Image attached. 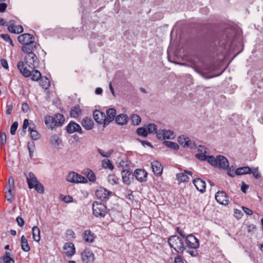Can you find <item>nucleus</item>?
<instances>
[{
	"mask_svg": "<svg viewBox=\"0 0 263 263\" xmlns=\"http://www.w3.org/2000/svg\"><path fill=\"white\" fill-rule=\"evenodd\" d=\"M230 30L214 33L211 34L206 42V45L209 49L217 54L223 52L229 42H232V36Z\"/></svg>",
	"mask_w": 263,
	"mask_h": 263,
	"instance_id": "f257e3e1",
	"label": "nucleus"
},
{
	"mask_svg": "<svg viewBox=\"0 0 263 263\" xmlns=\"http://www.w3.org/2000/svg\"><path fill=\"white\" fill-rule=\"evenodd\" d=\"M196 157L201 161L206 160L211 165L215 167L223 170H228L229 163L223 156L218 155L216 157L213 156H206L203 154H196Z\"/></svg>",
	"mask_w": 263,
	"mask_h": 263,
	"instance_id": "f03ea898",
	"label": "nucleus"
},
{
	"mask_svg": "<svg viewBox=\"0 0 263 263\" xmlns=\"http://www.w3.org/2000/svg\"><path fill=\"white\" fill-rule=\"evenodd\" d=\"M18 41L23 46V51H34L36 48L37 44L35 42L34 36L29 33H24L18 36Z\"/></svg>",
	"mask_w": 263,
	"mask_h": 263,
	"instance_id": "7ed1b4c3",
	"label": "nucleus"
},
{
	"mask_svg": "<svg viewBox=\"0 0 263 263\" xmlns=\"http://www.w3.org/2000/svg\"><path fill=\"white\" fill-rule=\"evenodd\" d=\"M65 121V118L61 114H55L53 116H48L45 118L46 125L53 129L55 126H61Z\"/></svg>",
	"mask_w": 263,
	"mask_h": 263,
	"instance_id": "20e7f679",
	"label": "nucleus"
},
{
	"mask_svg": "<svg viewBox=\"0 0 263 263\" xmlns=\"http://www.w3.org/2000/svg\"><path fill=\"white\" fill-rule=\"evenodd\" d=\"M168 243L170 246L178 253H181L185 250L183 240L176 235H173L169 237Z\"/></svg>",
	"mask_w": 263,
	"mask_h": 263,
	"instance_id": "39448f33",
	"label": "nucleus"
},
{
	"mask_svg": "<svg viewBox=\"0 0 263 263\" xmlns=\"http://www.w3.org/2000/svg\"><path fill=\"white\" fill-rule=\"evenodd\" d=\"M34 51H23L26 53L27 54L24 58V63L30 68L32 70H34L39 66V61L36 55L33 52Z\"/></svg>",
	"mask_w": 263,
	"mask_h": 263,
	"instance_id": "423d86ee",
	"label": "nucleus"
},
{
	"mask_svg": "<svg viewBox=\"0 0 263 263\" xmlns=\"http://www.w3.org/2000/svg\"><path fill=\"white\" fill-rule=\"evenodd\" d=\"M92 213L96 217H104L107 213V208L104 203L95 201L92 204Z\"/></svg>",
	"mask_w": 263,
	"mask_h": 263,
	"instance_id": "0eeeda50",
	"label": "nucleus"
},
{
	"mask_svg": "<svg viewBox=\"0 0 263 263\" xmlns=\"http://www.w3.org/2000/svg\"><path fill=\"white\" fill-rule=\"evenodd\" d=\"M67 181L72 183H86L87 182V179L78 173L72 172L69 173L66 177Z\"/></svg>",
	"mask_w": 263,
	"mask_h": 263,
	"instance_id": "6e6552de",
	"label": "nucleus"
},
{
	"mask_svg": "<svg viewBox=\"0 0 263 263\" xmlns=\"http://www.w3.org/2000/svg\"><path fill=\"white\" fill-rule=\"evenodd\" d=\"M185 238V248L196 249L199 247V241L193 235L189 234Z\"/></svg>",
	"mask_w": 263,
	"mask_h": 263,
	"instance_id": "1a4fd4ad",
	"label": "nucleus"
},
{
	"mask_svg": "<svg viewBox=\"0 0 263 263\" xmlns=\"http://www.w3.org/2000/svg\"><path fill=\"white\" fill-rule=\"evenodd\" d=\"M178 141L179 143L184 148L194 149L196 147L195 143L191 141L190 138L184 135L179 136Z\"/></svg>",
	"mask_w": 263,
	"mask_h": 263,
	"instance_id": "9d476101",
	"label": "nucleus"
},
{
	"mask_svg": "<svg viewBox=\"0 0 263 263\" xmlns=\"http://www.w3.org/2000/svg\"><path fill=\"white\" fill-rule=\"evenodd\" d=\"M17 67L24 77L28 78L31 76L32 70L23 61L18 62Z\"/></svg>",
	"mask_w": 263,
	"mask_h": 263,
	"instance_id": "9b49d317",
	"label": "nucleus"
},
{
	"mask_svg": "<svg viewBox=\"0 0 263 263\" xmlns=\"http://www.w3.org/2000/svg\"><path fill=\"white\" fill-rule=\"evenodd\" d=\"M111 192L106 189L100 187L96 192V196L101 201H104L109 198Z\"/></svg>",
	"mask_w": 263,
	"mask_h": 263,
	"instance_id": "f8f14e48",
	"label": "nucleus"
},
{
	"mask_svg": "<svg viewBox=\"0 0 263 263\" xmlns=\"http://www.w3.org/2000/svg\"><path fill=\"white\" fill-rule=\"evenodd\" d=\"M66 131L68 134H72L78 132L80 134H83V131L80 125L73 121H70L66 126Z\"/></svg>",
	"mask_w": 263,
	"mask_h": 263,
	"instance_id": "ddd939ff",
	"label": "nucleus"
},
{
	"mask_svg": "<svg viewBox=\"0 0 263 263\" xmlns=\"http://www.w3.org/2000/svg\"><path fill=\"white\" fill-rule=\"evenodd\" d=\"M93 116L95 120L99 124H103L105 127L107 125L105 124L106 122L105 114L104 112L99 110H95L93 112Z\"/></svg>",
	"mask_w": 263,
	"mask_h": 263,
	"instance_id": "4468645a",
	"label": "nucleus"
},
{
	"mask_svg": "<svg viewBox=\"0 0 263 263\" xmlns=\"http://www.w3.org/2000/svg\"><path fill=\"white\" fill-rule=\"evenodd\" d=\"M121 175L123 182L127 185H129L134 180V174L130 172L129 168L123 169L121 172Z\"/></svg>",
	"mask_w": 263,
	"mask_h": 263,
	"instance_id": "2eb2a0df",
	"label": "nucleus"
},
{
	"mask_svg": "<svg viewBox=\"0 0 263 263\" xmlns=\"http://www.w3.org/2000/svg\"><path fill=\"white\" fill-rule=\"evenodd\" d=\"M215 199L220 204L227 205L229 204V198L224 191H218L215 194Z\"/></svg>",
	"mask_w": 263,
	"mask_h": 263,
	"instance_id": "dca6fc26",
	"label": "nucleus"
},
{
	"mask_svg": "<svg viewBox=\"0 0 263 263\" xmlns=\"http://www.w3.org/2000/svg\"><path fill=\"white\" fill-rule=\"evenodd\" d=\"M82 259L86 263H93L95 255L92 251L88 249H85L81 254Z\"/></svg>",
	"mask_w": 263,
	"mask_h": 263,
	"instance_id": "f3484780",
	"label": "nucleus"
},
{
	"mask_svg": "<svg viewBox=\"0 0 263 263\" xmlns=\"http://www.w3.org/2000/svg\"><path fill=\"white\" fill-rule=\"evenodd\" d=\"M140 182H144L146 181L147 173L143 169L138 168L134 171V177Z\"/></svg>",
	"mask_w": 263,
	"mask_h": 263,
	"instance_id": "a211bd4d",
	"label": "nucleus"
},
{
	"mask_svg": "<svg viewBox=\"0 0 263 263\" xmlns=\"http://www.w3.org/2000/svg\"><path fill=\"white\" fill-rule=\"evenodd\" d=\"M193 183L198 191L201 193L205 192L206 184L203 180L199 178H197L193 180Z\"/></svg>",
	"mask_w": 263,
	"mask_h": 263,
	"instance_id": "6ab92c4d",
	"label": "nucleus"
},
{
	"mask_svg": "<svg viewBox=\"0 0 263 263\" xmlns=\"http://www.w3.org/2000/svg\"><path fill=\"white\" fill-rule=\"evenodd\" d=\"M63 249L64 253L68 257H71L76 253L75 247L74 244L72 242L65 243Z\"/></svg>",
	"mask_w": 263,
	"mask_h": 263,
	"instance_id": "aec40b11",
	"label": "nucleus"
},
{
	"mask_svg": "<svg viewBox=\"0 0 263 263\" xmlns=\"http://www.w3.org/2000/svg\"><path fill=\"white\" fill-rule=\"evenodd\" d=\"M151 167L152 168L154 174L157 176H161L162 171L163 167L161 164L158 161H154L151 163Z\"/></svg>",
	"mask_w": 263,
	"mask_h": 263,
	"instance_id": "412c9836",
	"label": "nucleus"
},
{
	"mask_svg": "<svg viewBox=\"0 0 263 263\" xmlns=\"http://www.w3.org/2000/svg\"><path fill=\"white\" fill-rule=\"evenodd\" d=\"M106 122L105 124L108 125L115 119L116 115V110L114 108H110L106 110Z\"/></svg>",
	"mask_w": 263,
	"mask_h": 263,
	"instance_id": "4be33fe9",
	"label": "nucleus"
},
{
	"mask_svg": "<svg viewBox=\"0 0 263 263\" xmlns=\"http://www.w3.org/2000/svg\"><path fill=\"white\" fill-rule=\"evenodd\" d=\"M82 126L86 130L92 129L94 125L93 120L88 117H85L81 121Z\"/></svg>",
	"mask_w": 263,
	"mask_h": 263,
	"instance_id": "5701e85b",
	"label": "nucleus"
},
{
	"mask_svg": "<svg viewBox=\"0 0 263 263\" xmlns=\"http://www.w3.org/2000/svg\"><path fill=\"white\" fill-rule=\"evenodd\" d=\"M24 175L26 176L27 182L28 185V187L29 188V184L32 186H34V184L37 183L39 181H38L37 178L35 176L33 173L30 172L29 173L28 176L26 175V174L25 173Z\"/></svg>",
	"mask_w": 263,
	"mask_h": 263,
	"instance_id": "b1692460",
	"label": "nucleus"
},
{
	"mask_svg": "<svg viewBox=\"0 0 263 263\" xmlns=\"http://www.w3.org/2000/svg\"><path fill=\"white\" fill-rule=\"evenodd\" d=\"M146 128L147 134H157L158 138L159 139L161 138V134L159 133L160 130L157 132V126L156 124L154 123H149L146 125Z\"/></svg>",
	"mask_w": 263,
	"mask_h": 263,
	"instance_id": "393cba45",
	"label": "nucleus"
},
{
	"mask_svg": "<svg viewBox=\"0 0 263 263\" xmlns=\"http://www.w3.org/2000/svg\"><path fill=\"white\" fill-rule=\"evenodd\" d=\"M83 239L86 242L92 243L95 239L94 234L89 230H85L83 234Z\"/></svg>",
	"mask_w": 263,
	"mask_h": 263,
	"instance_id": "a878e982",
	"label": "nucleus"
},
{
	"mask_svg": "<svg viewBox=\"0 0 263 263\" xmlns=\"http://www.w3.org/2000/svg\"><path fill=\"white\" fill-rule=\"evenodd\" d=\"M129 120L128 116L125 114H120L116 117V122L118 124L123 125L127 124Z\"/></svg>",
	"mask_w": 263,
	"mask_h": 263,
	"instance_id": "bb28decb",
	"label": "nucleus"
},
{
	"mask_svg": "<svg viewBox=\"0 0 263 263\" xmlns=\"http://www.w3.org/2000/svg\"><path fill=\"white\" fill-rule=\"evenodd\" d=\"M29 130L30 132L31 138L32 140H36L40 138V135L38 132L35 130V125L34 124H30L29 126Z\"/></svg>",
	"mask_w": 263,
	"mask_h": 263,
	"instance_id": "cd10ccee",
	"label": "nucleus"
},
{
	"mask_svg": "<svg viewBox=\"0 0 263 263\" xmlns=\"http://www.w3.org/2000/svg\"><path fill=\"white\" fill-rule=\"evenodd\" d=\"M159 133L161 134V138H162L163 139H173L175 137L174 132L171 130H160Z\"/></svg>",
	"mask_w": 263,
	"mask_h": 263,
	"instance_id": "c85d7f7f",
	"label": "nucleus"
},
{
	"mask_svg": "<svg viewBox=\"0 0 263 263\" xmlns=\"http://www.w3.org/2000/svg\"><path fill=\"white\" fill-rule=\"evenodd\" d=\"M32 237L36 242H39L41 240V231L39 227L34 226L32 228Z\"/></svg>",
	"mask_w": 263,
	"mask_h": 263,
	"instance_id": "c756f323",
	"label": "nucleus"
},
{
	"mask_svg": "<svg viewBox=\"0 0 263 263\" xmlns=\"http://www.w3.org/2000/svg\"><path fill=\"white\" fill-rule=\"evenodd\" d=\"M252 173L251 169L249 166H243L238 168L235 170V174L237 175H242Z\"/></svg>",
	"mask_w": 263,
	"mask_h": 263,
	"instance_id": "7c9ffc66",
	"label": "nucleus"
},
{
	"mask_svg": "<svg viewBox=\"0 0 263 263\" xmlns=\"http://www.w3.org/2000/svg\"><path fill=\"white\" fill-rule=\"evenodd\" d=\"M21 248L24 252H28L30 250V247L28 242L24 235L22 236L21 238Z\"/></svg>",
	"mask_w": 263,
	"mask_h": 263,
	"instance_id": "2f4dec72",
	"label": "nucleus"
},
{
	"mask_svg": "<svg viewBox=\"0 0 263 263\" xmlns=\"http://www.w3.org/2000/svg\"><path fill=\"white\" fill-rule=\"evenodd\" d=\"M81 113V110L80 108V106L77 105L71 109L70 115L72 118H77L80 115Z\"/></svg>",
	"mask_w": 263,
	"mask_h": 263,
	"instance_id": "473e14b6",
	"label": "nucleus"
},
{
	"mask_svg": "<svg viewBox=\"0 0 263 263\" xmlns=\"http://www.w3.org/2000/svg\"><path fill=\"white\" fill-rule=\"evenodd\" d=\"M40 85L45 89H48L50 86V82L48 78L43 77L40 80Z\"/></svg>",
	"mask_w": 263,
	"mask_h": 263,
	"instance_id": "72a5a7b5",
	"label": "nucleus"
},
{
	"mask_svg": "<svg viewBox=\"0 0 263 263\" xmlns=\"http://www.w3.org/2000/svg\"><path fill=\"white\" fill-rule=\"evenodd\" d=\"M29 189H34V190L40 194H43L44 193V187L43 184L39 182L36 184H34V186H32L29 184Z\"/></svg>",
	"mask_w": 263,
	"mask_h": 263,
	"instance_id": "f704fd0d",
	"label": "nucleus"
},
{
	"mask_svg": "<svg viewBox=\"0 0 263 263\" xmlns=\"http://www.w3.org/2000/svg\"><path fill=\"white\" fill-rule=\"evenodd\" d=\"M11 254L9 252H6L5 255L1 257V259L3 260V263H14V260L11 257Z\"/></svg>",
	"mask_w": 263,
	"mask_h": 263,
	"instance_id": "c9c22d12",
	"label": "nucleus"
},
{
	"mask_svg": "<svg viewBox=\"0 0 263 263\" xmlns=\"http://www.w3.org/2000/svg\"><path fill=\"white\" fill-rule=\"evenodd\" d=\"M131 123L134 125H138L141 122V119L139 115L133 114L130 116Z\"/></svg>",
	"mask_w": 263,
	"mask_h": 263,
	"instance_id": "e433bc0d",
	"label": "nucleus"
},
{
	"mask_svg": "<svg viewBox=\"0 0 263 263\" xmlns=\"http://www.w3.org/2000/svg\"><path fill=\"white\" fill-rule=\"evenodd\" d=\"M61 143V140L58 135H54L50 137V143L52 145L54 146H59Z\"/></svg>",
	"mask_w": 263,
	"mask_h": 263,
	"instance_id": "4c0bfd02",
	"label": "nucleus"
},
{
	"mask_svg": "<svg viewBox=\"0 0 263 263\" xmlns=\"http://www.w3.org/2000/svg\"><path fill=\"white\" fill-rule=\"evenodd\" d=\"M30 77H31V80L34 81L40 80L42 78L41 72L38 70H35V69L32 70Z\"/></svg>",
	"mask_w": 263,
	"mask_h": 263,
	"instance_id": "58836bf2",
	"label": "nucleus"
},
{
	"mask_svg": "<svg viewBox=\"0 0 263 263\" xmlns=\"http://www.w3.org/2000/svg\"><path fill=\"white\" fill-rule=\"evenodd\" d=\"M177 179L181 182H187L189 181V177L185 173H178L176 175Z\"/></svg>",
	"mask_w": 263,
	"mask_h": 263,
	"instance_id": "ea45409f",
	"label": "nucleus"
},
{
	"mask_svg": "<svg viewBox=\"0 0 263 263\" xmlns=\"http://www.w3.org/2000/svg\"><path fill=\"white\" fill-rule=\"evenodd\" d=\"M163 143L166 145L167 147H169L171 149H174L175 151H177L179 148V145L175 142L170 141H164Z\"/></svg>",
	"mask_w": 263,
	"mask_h": 263,
	"instance_id": "a19ab883",
	"label": "nucleus"
},
{
	"mask_svg": "<svg viewBox=\"0 0 263 263\" xmlns=\"http://www.w3.org/2000/svg\"><path fill=\"white\" fill-rule=\"evenodd\" d=\"M85 174L86 175L87 178L88 180L91 182H95L96 181V175L90 169H87L86 171Z\"/></svg>",
	"mask_w": 263,
	"mask_h": 263,
	"instance_id": "79ce46f5",
	"label": "nucleus"
},
{
	"mask_svg": "<svg viewBox=\"0 0 263 263\" xmlns=\"http://www.w3.org/2000/svg\"><path fill=\"white\" fill-rule=\"evenodd\" d=\"M102 167L104 168H109L112 170L114 168L111 161L109 159H104L102 161Z\"/></svg>",
	"mask_w": 263,
	"mask_h": 263,
	"instance_id": "37998d69",
	"label": "nucleus"
},
{
	"mask_svg": "<svg viewBox=\"0 0 263 263\" xmlns=\"http://www.w3.org/2000/svg\"><path fill=\"white\" fill-rule=\"evenodd\" d=\"M27 148L29 151L30 157L32 159L33 155V152L35 149L34 143L33 141L28 142L27 143Z\"/></svg>",
	"mask_w": 263,
	"mask_h": 263,
	"instance_id": "c03bdc74",
	"label": "nucleus"
},
{
	"mask_svg": "<svg viewBox=\"0 0 263 263\" xmlns=\"http://www.w3.org/2000/svg\"><path fill=\"white\" fill-rule=\"evenodd\" d=\"M118 178L114 174H110L108 176V181L111 184L118 183Z\"/></svg>",
	"mask_w": 263,
	"mask_h": 263,
	"instance_id": "a18cd8bd",
	"label": "nucleus"
},
{
	"mask_svg": "<svg viewBox=\"0 0 263 263\" xmlns=\"http://www.w3.org/2000/svg\"><path fill=\"white\" fill-rule=\"evenodd\" d=\"M137 134L143 137H146L147 136V132L146 130V128L145 127H139L136 130Z\"/></svg>",
	"mask_w": 263,
	"mask_h": 263,
	"instance_id": "49530a36",
	"label": "nucleus"
},
{
	"mask_svg": "<svg viewBox=\"0 0 263 263\" xmlns=\"http://www.w3.org/2000/svg\"><path fill=\"white\" fill-rule=\"evenodd\" d=\"M14 23H15V21L14 20H10L9 22V25L8 24V30L11 32V33H15V26H14Z\"/></svg>",
	"mask_w": 263,
	"mask_h": 263,
	"instance_id": "de8ad7c7",
	"label": "nucleus"
},
{
	"mask_svg": "<svg viewBox=\"0 0 263 263\" xmlns=\"http://www.w3.org/2000/svg\"><path fill=\"white\" fill-rule=\"evenodd\" d=\"M29 124V123L28 120L27 119H25L24 120L23 124V129L21 133V135L22 136H23L26 134V129L27 128V127L28 126Z\"/></svg>",
	"mask_w": 263,
	"mask_h": 263,
	"instance_id": "09e8293b",
	"label": "nucleus"
},
{
	"mask_svg": "<svg viewBox=\"0 0 263 263\" xmlns=\"http://www.w3.org/2000/svg\"><path fill=\"white\" fill-rule=\"evenodd\" d=\"M18 122H14L12 123L10 128V133L12 135H14L15 134L16 130L18 127Z\"/></svg>",
	"mask_w": 263,
	"mask_h": 263,
	"instance_id": "8fccbe9b",
	"label": "nucleus"
},
{
	"mask_svg": "<svg viewBox=\"0 0 263 263\" xmlns=\"http://www.w3.org/2000/svg\"><path fill=\"white\" fill-rule=\"evenodd\" d=\"M198 152H200L199 154H205L208 153V149L203 145H199L198 147Z\"/></svg>",
	"mask_w": 263,
	"mask_h": 263,
	"instance_id": "3c124183",
	"label": "nucleus"
},
{
	"mask_svg": "<svg viewBox=\"0 0 263 263\" xmlns=\"http://www.w3.org/2000/svg\"><path fill=\"white\" fill-rule=\"evenodd\" d=\"M98 153L104 157H109L112 154V151H109L108 153H105V152L100 148L98 149Z\"/></svg>",
	"mask_w": 263,
	"mask_h": 263,
	"instance_id": "603ef678",
	"label": "nucleus"
},
{
	"mask_svg": "<svg viewBox=\"0 0 263 263\" xmlns=\"http://www.w3.org/2000/svg\"><path fill=\"white\" fill-rule=\"evenodd\" d=\"M6 142V135L5 133H0V144L3 145Z\"/></svg>",
	"mask_w": 263,
	"mask_h": 263,
	"instance_id": "864d4df0",
	"label": "nucleus"
},
{
	"mask_svg": "<svg viewBox=\"0 0 263 263\" xmlns=\"http://www.w3.org/2000/svg\"><path fill=\"white\" fill-rule=\"evenodd\" d=\"M6 187L8 190V191L6 192V193L9 195L11 194V195H13V196L14 197V193L13 192V190L14 189V185L11 184V185H9V187Z\"/></svg>",
	"mask_w": 263,
	"mask_h": 263,
	"instance_id": "5fc2aeb1",
	"label": "nucleus"
},
{
	"mask_svg": "<svg viewBox=\"0 0 263 263\" xmlns=\"http://www.w3.org/2000/svg\"><path fill=\"white\" fill-rule=\"evenodd\" d=\"M16 221L18 226L22 227L25 224V221L24 219L21 217H18L16 219Z\"/></svg>",
	"mask_w": 263,
	"mask_h": 263,
	"instance_id": "6e6d98bb",
	"label": "nucleus"
},
{
	"mask_svg": "<svg viewBox=\"0 0 263 263\" xmlns=\"http://www.w3.org/2000/svg\"><path fill=\"white\" fill-rule=\"evenodd\" d=\"M243 215L242 213L239 210L235 209L234 211V216L237 219H240Z\"/></svg>",
	"mask_w": 263,
	"mask_h": 263,
	"instance_id": "4d7b16f0",
	"label": "nucleus"
},
{
	"mask_svg": "<svg viewBox=\"0 0 263 263\" xmlns=\"http://www.w3.org/2000/svg\"><path fill=\"white\" fill-rule=\"evenodd\" d=\"M232 167V166L230 168L229 167L228 174L229 176L234 177L236 175V174H235V170H234V169Z\"/></svg>",
	"mask_w": 263,
	"mask_h": 263,
	"instance_id": "13d9d810",
	"label": "nucleus"
},
{
	"mask_svg": "<svg viewBox=\"0 0 263 263\" xmlns=\"http://www.w3.org/2000/svg\"><path fill=\"white\" fill-rule=\"evenodd\" d=\"M24 29L22 26L17 25L15 27V31L16 34H18L23 32Z\"/></svg>",
	"mask_w": 263,
	"mask_h": 263,
	"instance_id": "bf43d9fd",
	"label": "nucleus"
},
{
	"mask_svg": "<svg viewBox=\"0 0 263 263\" xmlns=\"http://www.w3.org/2000/svg\"><path fill=\"white\" fill-rule=\"evenodd\" d=\"M66 234L67 236H69L70 238H74L76 237L75 233L74 231L71 229L67 230L66 231Z\"/></svg>",
	"mask_w": 263,
	"mask_h": 263,
	"instance_id": "052dcab7",
	"label": "nucleus"
},
{
	"mask_svg": "<svg viewBox=\"0 0 263 263\" xmlns=\"http://www.w3.org/2000/svg\"><path fill=\"white\" fill-rule=\"evenodd\" d=\"M176 231L177 233L183 238H185L187 235H185L184 232L182 231L179 227H177L176 228Z\"/></svg>",
	"mask_w": 263,
	"mask_h": 263,
	"instance_id": "680f3d73",
	"label": "nucleus"
},
{
	"mask_svg": "<svg viewBox=\"0 0 263 263\" xmlns=\"http://www.w3.org/2000/svg\"><path fill=\"white\" fill-rule=\"evenodd\" d=\"M242 209L244 212L247 215H252L253 214V212L252 211V210L247 207L242 206Z\"/></svg>",
	"mask_w": 263,
	"mask_h": 263,
	"instance_id": "e2e57ef3",
	"label": "nucleus"
},
{
	"mask_svg": "<svg viewBox=\"0 0 263 263\" xmlns=\"http://www.w3.org/2000/svg\"><path fill=\"white\" fill-rule=\"evenodd\" d=\"M249 188V185L247 184H246L244 182H242V185L241 186V191L244 193H246L247 192V190Z\"/></svg>",
	"mask_w": 263,
	"mask_h": 263,
	"instance_id": "0e129e2a",
	"label": "nucleus"
},
{
	"mask_svg": "<svg viewBox=\"0 0 263 263\" xmlns=\"http://www.w3.org/2000/svg\"><path fill=\"white\" fill-rule=\"evenodd\" d=\"M7 7V4L5 3H2L0 4V12L3 13L5 11Z\"/></svg>",
	"mask_w": 263,
	"mask_h": 263,
	"instance_id": "69168bd1",
	"label": "nucleus"
},
{
	"mask_svg": "<svg viewBox=\"0 0 263 263\" xmlns=\"http://www.w3.org/2000/svg\"><path fill=\"white\" fill-rule=\"evenodd\" d=\"M1 64L2 65V66L6 69H8V68H9V66H8V62L5 59H1Z\"/></svg>",
	"mask_w": 263,
	"mask_h": 263,
	"instance_id": "338daca9",
	"label": "nucleus"
},
{
	"mask_svg": "<svg viewBox=\"0 0 263 263\" xmlns=\"http://www.w3.org/2000/svg\"><path fill=\"white\" fill-rule=\"evenodd\" d=\"M174 263H184V262L181 256L178 255L175 258Z\"/></svg>",
	"mask_w": 263,
	"mask_h": 263,
	"instance_id": "774afa93",
	"label": "nucleus"
}]
</instances>
